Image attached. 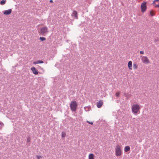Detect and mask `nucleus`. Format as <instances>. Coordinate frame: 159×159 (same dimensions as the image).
Here are the masks:
<instances>
[{
  "label": "nucleus",
  "instance_id": "f257e3e1",
  "mask_svg": "<svg viewBox=\"0 0 159 159\" xmlns=\"http://www.w3.org/2000/svg\"><path fill=\"white\" fill-rule=\"evenodd\" d=\"M121 146L120 145L117 144L116 145L115 149V154L116 156H120L122 154Z\"/></svg>",
  "mask_w": 159,
  "mask_h": 159
},
{
  "label": "nucleus",
  "instance_id": "f03ea898",
  "mask_svg": "<svg viewBox=\"0 0 159 159\" xmlns=\"http://www.w3.org/2000/svg\"><path fill=\"white\" fill-rule=\"evenodd\" d=\"M140 109V106L138 104H134L131 107L132 112L135 114H137L139 111Z\"/></svg>",
  "mask_w": 159,
  "mask_h": 159
},
{
  "label": "nucleus",
  "instance_id": "7ed1b4c3",
  "mask_svg": "<svg viewBox=\"0 0 159 159\" xmlns=\"http://www.w3.org/2000/svg\"><path fill=\"white\" fill-rule=\"evenodd\" d=\"M38 32L40 35H44L47 34L48 32V29L47 27L45 26L41 28L40 30Z\"/></svg>",
  "mask_w": 159,
  "mask_h": 159
},
{
  "label": "nucleus",
  "instance_id": "20e7f679",
  "mask_svg": "<svg viewBox=\"0 0 159 159\" xmlns=\"http://www.w3.org/2000/svg\"><path fill=\"white\" fill-rule=\"evenodd\" d=\"M70 107L71 110L73 111L76 110L77 107V103L75 101H72L71 102Z\"/></svg>",
  "mask_w": 159,
  "mask_h": 159
},
{
  "label": "nucleus",
  "instance_id": "39448f33",
  "mask_svg": "<svg viewBox=\"0 0 159 159\" xmlns=\"http://www.w3.org/2000/svg\"><path fill=\"white\" fill-rule=\"evenodd\" d=\"M141 60L142 62L145 64H148L150 63V61L148 57L145 56H141Z\"/></svg>",
  "mask_w": 159,
  "mask_h": 159
},
{
  "label": "nucleus",
  "instance_id": "423d86ee",
  "mask_svg": "<svg viewBox=\"0 0 159 159\" xmlns=\"http://www.w3.org/2000/svg\"><path fill=\"white\" fill-rule=\"evenodd\" d=\"M146 4V2H143L141 5V12L143 13L147 9Z\"/></svg>",
  "mask_w": 159,
  "mask_h": 159
},
{
  "label": "nucleus",
  "instance_id": "0eeeda50",
  "mask_svg": "<svg viewBox=\"0 0 159 159\" xmlns=\"http://www.w3.org/2000/svg\"><path fill=\"white\" fill-rule=\"evenodd\" d=\"M103 103V101L102 100H99L97 103V106L98 108H100L102 106Z\"/></svg>",
  "mask_w": 159,
  "mask_h": 159
},
{
  "label": "nucleus",
  "instance_id": "6e6552de",
  "mask_svg": "<svg viewBox=\"0 0 159 159\" xmlns=\"http://www.w3.org/2000/svg\"><path fill=\"white\" fill-rule=\"evenodd\" d=\"M12 12V10L11 9H9L7 10H6L4 11L3 13L6 15H10Z\"/></svg>",
  "mask_w": 159,
  "mask_h": 159
},
{
  "label": "nucleus",
  "instance_id": "1a4fd4ad",
  "mask_svg": "<svg viewBox=\"0 0 159 159\" xmlns=\"http://www.w3.org/2000/svg\"><path fill=\"white\" fill-rule=\"evenodd\" d=\"M31 70L32 71L33 73L35 75L38 74L39 72L37 71L35 68L34 67H32L31 68Z\"/></svg>",
  "mask_w": 159,
  "mask_h": 159
},
{
  "label": "nucleus",
  "instance_id": "9d476101",
  "mask_svg": "<svg viewBox=\"0 0 159 159\" xmlns=\"http://www.w3.org/2000/svg\"><path fill=\"white\" fill-rule=\"evenodd\" d=\"M153 4L156 7H159V0H155L153 2Z\"/></svg>",
  "mask_w": 159,
  "mask_h": 159
},
{
  "label": "nucleus",
  "instance_id": "9b49d317",
  "mask_svg": "<svg viewBox=\"0 0 159 159\" xmlns=\"http://www.w3.org/2000/svg\"><path fill=\"white\" fill-rule=\"evenodd\" d=\"M71 16H74L76 19H78V13L75 11H74L71 14Z\"/></svg>",
  "mask_w": 159,
  "mask_h": 159
},
{
  "label": "nucleus",
  "instance_id": "f8f14e48",
  "mask_svg": "<svg viewBox=\"0 0 159 159\" xmlns=\"http://www.w3.org/2000/svg\"><path fill=\"white\" fill-rule=\"evenodd\" d=\"M128 66L129 69L130 70L132 69V62L131 61H129L128 63Z\"/></svg>",
  "mask_w": 159,
  "mask_h": 159
},
{
  "label": "nucleus",
  "instance_id": "ddd939ff",
  "mask_svg": "<svg viewBox=\"0 0 159 159\" xmlns=\"http://www.w3.org/2000/svg\"><path fill=\"white\" fill-rule=\"evenodd\" d=\"M94 155L93 153H90L88 155V159H94Z\"/></svg>",
  "mask_w": 159,
  "mask_h": 159
},
{
  "label": "nucleus",
  "instance_id": "4468645a",
  "mask_svg": "<svg viewBox=\"0 0 159 159\" xmlns=\"http://www.w3.org/2000/svg\"><path fill=\"white\" fill-rule=\"evenodd\" d=\"M43 63V61L42 60H38L35 61H34L33 62V64H38L40 63Z\"/></svg>",
  "mask_w": 159,
  "mask_h": 159
},
{
  "label": "nucleus",
  "instance_id": "2eb2a0df",
  "mask_svg": "<svg viewBox=\"0 0 159 159\" xmlns=\"http://www.w3.org/2000/svg\"><path fill=\"white\" fill-rule=\"evenodd\" d=\"M133 68L134 70H136L138 68V65L135 62L133 64Z\"/></svg>",
  "mask_w": 159,
  "mask_h": 159
},
{
  "label": "nucleus",
  "instance_id": "dca6fc26",
  "mask_svg": "<svg viewBox=\"0 0 159 159\" xmlns=\"http://www.w3.org/2000/svg\"><path fill=\"white\" fill-rule=\"evenodd\" d=\"M130 150V148L129 146H126L124 148V151L125 152H127L129 151Z\"/></svg>",
  "mask_w": 159,
  "mask_h": 159
},
{
  "label": "nucleus",
  "instance_id": "f3484780",
  "mask_svg": "<svg viewBox=\"0 0 159 159\" xmlns=\"http://www.w3.org/2000/svg\"><path fill=\"white\" fill-rule=\"evenodd\" d=\"M39 39L41 41H43L45 40L46 39L44 37H40L39 38Z\"/></svg>",
  "mask_w": 159,
  "mask_h": 159
},
{
  "label": "nucleus",
  "instance_id": "a211bd4d",
  "mask_svg": "<svg viewBox=\"0 0 159 159\" xmlns=\"http://www.w3.org/2000/svg\"><path fill=\"white\" fill-rule=\"evenodd\" d=\"M6 1L5 0H2L0 2V3L1 5H3L5 4Z\"/></svg>",
  "mask_w": 159,
  "mask_h": 159
},
{
  "label": "nucleus",
  "instance_id": "6ab92c4d",
  "mask_svg": "<svg viewBox=\"0 0 159 159\" xmlns=\"http://www.w3.org/2000/svg\"><path fill=\"white\" fill-rule=\"evenodd\" d=\"M150 14L151 16H153L155 15V13L153 11H151L150 12Z\"/></svg>",
  "mask_w": 159,
  "mask_h": 159
},
{
  "label": "nucleus",
  "instance_id": "aec40b11",
  "mask_svg": "<svg viewBox=\"0 0 159 159\" xmlns=\"http://www.w3.org/2000/svg\"><path fill=\"white\" fill-rule=\"evenodd\" d=\"M66 136V134L65 133L62 132L61 133V136L62 137H65Z\"/></svg>",
  "mask_w": 159,
  "mask_h": 159
},
{
  "label": "nucleus",
  "instance_id": "412c9836",
  "mask_svg": "<svg viewBox=\"0 0 159 159\" xmlns=\"http://www.w3.org/2000/svg\"><path fill=\"white\" fill-rule=\"evenodd\" d=\"M120 95V92H117L116 93V96L117 97H118Z\"/></svg>",
  "mask_w": 159,
  "mask_h": 159
},
{
  "label": "nucleus",
  "instance_id": "4be33fe9",
  "mask_svg": "<svg viewBox=\"0 0 159 159\" xmlns=\"http://www.w3.org/2000/svg\"><path fill=\"white\" fill-rule=\"evenodd\" d=\"M37 159H40L41 158H42V156H37Z\"/></svg>",
  "mask_w": 159,
  "mask_h": 159
},
{
  "label": "nucleus",
  "instance_id": "5701e85b",
  "mask_svg": "<svg viewBox=\"0 0 159 159\" xmlns=\"http://www.w3.org/2000/svg\"><path fill=\"white\" fill-rule=\"evenodd\" d=\"M87 122L88 123L90 124L93 125V123L92 122H90L89 121H87Z\"/></svg>",
  "mask_w": 159,
  "mask_h": 159
},
{
  "label": "nucleus",
  "instance_id": "b1692460",
  "mask_svg": "<svg viewBox=\"0 0 159 159\" xmlns=\"http://www.w3.org/2000/svg\"><path fill=\"white\" fill-rule=\"evenodd\" d=\"M141 54H144V53L143 51H140L139 52Z\"/></svg>",
  "mask_w": 159,
  "mask_h": 159
},
{
  "label": "nucleus",
  "instance_id": "393cba45",
  "mask_svg": "<svg viewBox=\"0 0 159 159\" xmlns=\"http://www.w3.org/2000/svg\"><path fill=\"white\" fill-rule=\"evenodd\" d=\"M30 139L29 138H28L27 139V142H30Z\"/></svg>",
  "mask_w": 159,
  "mask_h": 159
},
{
  "label": "nucleus",
  "instance_id": "a878e982",
  "mask_svg": "<svg viewBox=\"0 0 159 159\" xmlns=\"http://www.w3.org/2000/svg\"><path fill=\"white\" fill-rule=\"evenodd\" d=\"M49 2H50V3H53V1L52 0H50L49 1Z\"/></svg>",
  "mask_w": 159,
  "mask_h": 159
},
{
  "label": "nucleus",
  "instance_id": "bb28decb",
  "mask_svg": "<svg viewBox=\"0 0 159 159\" xmlns=\"http://www.w3.org/2000/svg\"><path fill=\"white\" fill-rule=\"evenodd\" d=\"M2 124H3L2 122H0V125H1Z\"/></svg>",
  "mask_w": 159,
  "mask_h": 159
}]
</instances>
